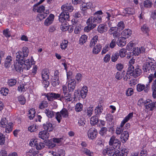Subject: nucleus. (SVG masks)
Returning <instances> with one entry per match:
<instances>
[{
	"label": "nucleus",
	"instance_id": "1",
	"mask_svg": "<svg viewBox=\"0 0 156 156\" xmlns=\"http://www.w3.org/2000/svg\"><path fill=\"white\" fill-rule=\"evenodd\" d=\"M103 14V12L101 10L96 12L94 15V16H92L87 20V23L89 24H95L97 23H99L102 21V17L101 15Z\"/></svg>",
	"mask_w": 156,
	"mask_h": 156
},
{
	"label": "nucleus",
	"instance_id": "2",
	"mask_svg": "<svg viewBox=\"0 0 156 156\" xmlns=\"http://www.w3.org/2000/svg\"><path fill=\"white\" fill-rule=\"evenodd\" d=\"M20 53H16V60L14 62V66L16 71L18 72H21L23 70L24 68L23 66V60L20 59L21 55Z\"/></svg>",
	"mask_w": 156,
	"mask_h": 156
},
{
	"label": "nucleus",
	"instance_id": "3",
	"mask_svg": "<svg viewBox=\"0 0 156 156\" xmlns=\"http://www.w3.org/2000/svg\"><path fill=\"white\" fill-rule=\"evenodd\" d=\"M133 116V114L131 113H129L127 116H126L122 121L120 124V126L117 127L115 130V133L117 135H119L122 133V132H123L124 130L123 129V127L125 124L130 119L132 118Z\"/></svg>",
	"mask_w": 156,
	"mask_h": 156
},
{
	"label": "nucleus",
	"instance_id": "4",
	"mask_svg": "<svg viewBox=\"0 0 156 156\" xmlns=\"http://www.w3.org/2000/svg\"><path fill=\"white\" fill-rule=\"evenodd\" d=\"M12 123L9 122L8 123L5 118H2L0 122V126L1 127L5 128V132L9 133L12 130Z\"/></svg>",
	"mask_w": 156,
	"mask_h": 156
},
{
	"label": "nucleus",
	"instance_id": "5",
	"mask_svg": "<svg viewBox=\"0 0 156 156\" xmlns=\"http://www.w3.org/2000/svg\"><path fill=\"white\" fill-rule=\"evenodd\" d=\"M44 96L47 98L48 101H52L54 100L58 99L61 101L62 94L54 93H49L44 94Z\"/></svg>",
	"mask_w": 156,
	"mask_h": 156
},
{
	"label": "nucleus",
	"instance_id": "6",
	"mask_svg": "<svg viewBox=\"0 0 156 156\" xmlns=\"http://www.w3.org/2000/svg\"><path fill=\"white\" fill-rule=\"evenodd\" d=\"M109 144L110 146H112L114 147H115L116 149H118L120 147L121 142L115 136L113 135L110 138L109 142Z\"/></svg>",
	"mask_w": 156,
	"mask_h": 156
},
{
	"label": "nucleus",
	"instance_id": "7",
	"mask_svg": "<svg viewBox=\"0 0 156 156\" xmlns=\"http://www.w3.org/2000/svg\"><path fill=\"white\" fill-rule=\"evenodd\" d=\"M144 105L145 108L149 110L153 111L156 108V101L153 102L152 101L148 99L145 101Z\"/></svg>",
	"mask_w": 156,
	"mask_h": 156
},
{
	"label": "nucleus",
	"instance_id": "8",
	"mask_svg": "<svg viewBox=\"0 0 156 156\" xmlns=\"http://www.w3.org/2000/svg\"><path fill=\"white\" fill-rule=\"evenodd\" d=\"M117 151L119 150L115 149V147H111L104 149L102 151V153L104 155L107 154L110 156H114Z\"/></svg>",
	"mask_w": 156,
	"mask_h": 156
},
{
	"label": "nucleus",
	"instance_id": "9",
	"mask_svg": "<svg viewBox=\"0 0 156 156\" xmlns=\"http://www.w3.org/2000/svg\"><path fill=\"white\" fill-rule=\"evenodd\" d=\"M98 133L97 130L94 128H91L89 129L87 132L88 138L90 140H94L97 136Z\"/></svg>",
	"mask_w": 156,
	"mask_h": 156
},
{
	"label": "nucleus",
	"instance_id": "10",
	"mask_svg": "<svg viewBox=\"0 0 156 156\" xmlns=\"http://www.w3.org/2000/svg\"><path fill=\"white\" fill-rule=\"evenodd\" d=\"M142 71L139 68H137L135 70L132 69V71L127 70L126 72V74H129L131 76H132L135 78H136L140 76L141 74Z\"/></svg>",
	"mask_w": 156,
	"mask_h": 156
},
{
	"label": "nucleus",
	"instance_id": "11",
	"mask_svg": "<svg viewBox=\"0 0 156 156\" xmlns=\"http://www.w3.org/2000/svg\"><path fill=\"white\" fill-rule=\"evenodd\" d=\"M61 9L63 12H72L73 11V7L72 6L70 3H67L62 6Z\"/></svg>",
	"mask_w": 156,
	"mask_h": 156
},
{
	"label": "nucleus",
	"instance_id": "12",
	"mask_svg": "<svg viewBox=\"0 0 156 156\" xmlns=\"http://www.w3.org/2000/svg\"><path fill=\"white\" fill-rule=\"evenodd\" d=\"M69 12H65L62 11L59 16V20L61 22H64L65 21L69 20Z\"/></svg>",
	"mask_w": 156,
	"mask_h": 156
},
{
	"label": "nucleus",
	"instance_id": "13",
	"mask_svg": "<svg viewBox=\"0 0 156 156\" xmlns=\"http://www.w3.org/2000/svg\"><path fill=\"white\" fill-rule=\"evenodd\" d=\"M61 101H65L66 102H70L72 100L73 98L72 97L71 94L68 93L64 94H62Z\"/></svg>",
	"mask_w": 156,
	"mask_h": 156
},
{
	"label": "nucleus",
	"instance_id": "14",
	"mask_svg": "<svg viewBox=\"0 0 156 156\" xmlns=\"http://www.w3.org/2000/svg\"><path fill=\"white\" fill-rule=\"evenodd\" d=\"M22 52L20 51H19L17 53L20 52V55L21 56L20 57V59H21V60H23L24 57H26L28 56L29 54V50L27 47H24L22 48Z\"/></svg>",
	"mask_w": 156,
	"mask_h": 156
},
{
	"label": "nucleus",
	"instance_id": "15",
	"mask_svg": "<svg viewBox=\"0 0 156 156\" xmlns=\"http://www.w3.org/2000/svg\"><path fill=\"white\" fill-rule=\"evenodd\" d=\"M118 28L116 27H111L108 30L109 34L110 35H113L114 38H117L119 36L118 33Z\"/></svg>",
	"mask_w": 156,
	"mask_h": 156
},
{
	"label": "nucleus",
	"instance_id": "16",
	"mask_svg": "<svg viewBox=\"0 0 156 156\" xmlns=\"http://www.w3.org/2000/svg\"><path fill=\"white\" fill-rule=\"evenodd\" d=\"M55 16L53 14H51L44 21V24L46 26H48L51 24L54 20Z\"/></svg>",
	"mask_w": 156,
	"mask_h": 156
},
{
	"label": "nucleus",
	"instance_id": "17",
	"mask_svg": "<svg viewBox=\"0 0 156 156\" xmlns=\"http://www.w3.org/2000/svg\"><path fill=\"white\" fill-rule=\"evenodd\" d=\"M39 4H36L34 5L33 9V11L36 12H42L45 10V7L44 5H39Z\"/></svg>",
	"mask_w": 156,
	"mask_h": 156
},
{
	"label": "nucleus",
	"instance_id": "18",
	"mask_svg": "<svg viewBox=\"0 0 156 156\" xmlns=\"http://www.w3.org/2000/svg\"><path fill=\"white\" fill-rule=\"evenodd\" d=\"M129 137V134L128 131H124L121 133L120 136V139L121 142L124 143L128 140Z\"/></svg>",
	"mask_w": 156,
	"mask_h": 156
},
{
	"label": "nucleus",
	"instance_id": "19",
	"mask_svg": "<svg viewBox=\"0 0 156 156\" xmlns=\"http://www.w3.org/2000/svg\"><path fill=\"white\" fill-rule=\"evenodd\" d=\"M145 51L144 47L134 48L133 49L132 53L133 55H138L140 53H143Z\"/></svg>",
	"mask_w": 156,
	"mask_h": 156
},
{
	"label": "nucleus",
	"instance_id": "20",
	"mask_svg": "<svg viewBox=\"0 0 156 156\" xmlns=\"http://www.w3.org/2000/svg\"><path fill=\"white\" fill-rule=\"evenodd\" d=\"M49 136L48 132L45 130H43L39 132L38 134L39 137L44 140L48 139Z\"/></svg>",
	"mask_w": 156,
	"mask_h": 156
},
{
	"label": "nucleus",
	"instance_id": "21",
	"mask_svg": "<svg viewBox=\"0 0 156 156\" xmlns=\"http://www.w3.org/2000/svg\"><path fill=\"white\" fill-rule=\"evenodd\" d=\"M126 43V38L124 37H121L119 38L116 42L117 45L120 47H122L125 46Z\"/></svg>",
	"mask_w": 156,
	"mask_h": 156
},
{
	"label": "nucleus",
	"instance_id": "22",
	"mask_svg": "<svg viewBox=\"0 0 156 156\" xmlns=\"http://www.w3.org/2000/svg\"><path fill=\"white\" fill-rule=\"evenodd\" d=\"M76 81L74 79H71L69 81L68 87L70 91H73L75 88Z\"/></svg>",
	"mask_w": 156,
	"mask_h": 156
},
{
	"label": "nucleus",
	"instance_id": "23",
	"mask_svg": "<svg viewBox=\"0 0 156 156\" xmlns=\"http://www.w3.org/2000/svg\"><path fill=\"white\" fill-rule=\"evenodd\" d=\"M88 90L87 87L86 86H83L81 90L80 91V96L83 98H84L86 97Z\"/></svg>",
	"mask_w": 156,
	"mask_h": 156
},
{
	"label": "nucleus",
	"instance_id": "24",
	"mask_svg": "<svg viewBox=\"0 0 156 156\" xmlns=\"http://www.w3.org/2000/svg\"><path fill=\"white\" fill-rule=\"evenodd\" d=\"M108 29V27H107V26L103 24H100L98 29V32L101 33L106 32Z\"/></svg>",
	"mask_w": 156,
	"mask_h": 156
},
{
	"label": "nucleus",
	"instance_id": "25",
	"mask_svg": "<svg viewBox=\"0 0 156 156\" xmlns=\"http://www.w3.org/2000/svg\"><path fill=\"white\" fill-rule=\"evenodd\" d=\"M43 128L44 130L47 131H51L53 129L52 124L49 122H47L43 125Z\"/></svg>",
	"mask_w": 156,
	"mask_h": 156
},
{
	"label": "nucleus",
	"instance_id": "26",
	"mask_svg": "<svg viewBox=\"0 0 156 156\" xmlns=\"http://www.w3.org/2000/svg\"><path fill=\"white\" fill-rule=\"evenodd\" d=\"M135 9L132 8H127L123 10V12L125 13L126 16L129 15H133L135 13Z\"/></svg>",
	"mask_w": 156,
	"mask_h": 156
},
{
	"label": "nucleus",
	"instance_id": "27",
	"mask_svg": "<svg viewBox=\"0 0 156 156\" xmlns=\"http://www.w3.org/2000/svg\"><path fill=\"white\" fill-rule=\"evenodd\" d=\"M44 112L46 115L47 117L49 118H52L54 117V113H55L52 110L48 108L45 109Z\"/></svg>",
	"mask_w": 156,
	"mask_h": 156
},
{
	"label": "nucleus",
	"instance_id": "28",
	"mask_svg": "<svg viewBox=\"0 0 156 156\" xmlns=\"http://www.w3.org/2000/svg\"><path fill=\"white\" fill-rule=\"evenodd\" d=\"M12 61V57L10 56H8L6 58L5 62V66L7 68L9 67L11 64Z\"/></svg>",
	"mask_w": 156,
	"mask_h": 156
},
{
	"label": "nucleus",
	"instance_id": "29",
	"mask_svg": "<svg viewBox=\"0 0 156 156\" xmlns=\"http://www.w3.org/2000/svg\"><path fill=\"white\" fill-rule=\"evenodd\" d=\"M122 34L125 38H128L132 34V31L129 29H126L123 30Z\"/></svg>",
	"mask_w": 156,
	"mask_h": 156
},
{
	"label": "nucleus",
	"instance_id": "30",
	"mask_svg": "<svg viewBox=\"0 0 156 156\" xmlns=\"http://www.w3.org/2000/svg\"><path fill=\"white\" fill-rule=\"evenodd\" d=\"M42 77L43 79L48 80L49 78V72L48 69L43 70L42 72Z\"/></svg>",
	"mask_w": 156,
	"mask_h": 156
},
{
	"label": "nucleus",
	"instance_id": "31",
	"mask_svg": "<svg viewBox=\"0 0 156 156\" xmlns=\"http://www.w3.org/2000/svg\"><path fill=\"white\" fill-rule=\"evenodd\" d=\"M23 65H24V69H26L27 70L29 69L31 67L32 64V63H30V60L29 59H27L24 61L23 60Z\"/></svg>",
	"mask_w": 156,
	"mask_h": 156
},
{
	"label": "nucleus",
	"instance_id": "32",
	"mask_svg": "<svg viewBox=\"0 0 156 156\" xmlns=\"http://www.w3.org/2000/svg\"><path fill=\"white\" fill-rule=\"evenodd\" d=\"M102 48V46L100 44H97L93 48L92 52L93 54H98L100 52Z\"/></svg>",
	"mask_w": 156,
	"mask_h": 156
},
{
	"label": "nucleus",
	"instance_id": "33",
	"mask_svg": "<svg viewBox=\"0 0 156 156\" xmlns=\"http://www.w3.org/2000/svg\"><path fill=\"white\" fill-rule=\"evenodd\" d=\"M60 29L63 31H65L69 29V25L66 21L62 22Z\"/></svg>",
	"mask_w": 156,
	"mask_h": 156
},
{
	"label": "nucleus",
	"instance_id": "34",
	"mask_svg": "<svg viewBox=\"0 0 156 156\" xmlns=\"http://www.w3.org/2000/svg\"><path fill=\"white\" fill-rule=\"evenodd\" d=\"M103 110V107L101 105H98L94 109L95 113L96 115H100Z\"/></svg>",
	"mask_w": 156,
	"mask_h": 156
},
{
	"label": "nucleus",
	"instance_id": "35",
	"mask_svg": "<svg viewBox=\"0 0 156 156\" xmlns=\"http://www.w3.org/2000/svg\"><path fill=\"white\" fill-rule=\"evenodd\" d=\"M141 31L143 33L146 34L147 35H149V29L148 26L145 24L143 26L141 27Z\"/></svg>",
	"mask_w": 156,
	"mask_h": 156
},
{
	"label": "nucleus",
	"instance_id": "36",
	"mask_svg": "<svg viewBox=\"0 0 156 156\" xmlns=\"http://www.w3.org/2000/svg\"><path fill=\"white\" fill-rule=\"evenodd\" d=\"M135 62V60L133 58H132L129 61L128 67L127 70L132 71V69H133L134 67L133 65L134 64Z\"/></svg>",
	"mask_w": 156,
	"mask_h": 156
},
{
	"label": "nucleus",
	"instance_id": "37",
	"mask_svg": "<svg viewBox=\"0 0 156 156\" xmlns=\"http://www.w3.org/2000/svg\"><path fill=\"white\" fill-rule=\"evenodd\" d=\"M129 153V150L128 149L123 148L121 150V152L120 153L119 151V153L118 154L117 156H127V154Z\"/></svg>",
	"mask_w": 156,
	"mask_h": 156
},
{
	"label": "nucleus",
	"instance_id": "38",
	"mask_svg": "<svg viewBox=\"0 0 156 156\" xmlns=\"http://www.w3.org/2000/svg\"><path fill=\"white\" fill-rule=\"evenodd\" d=\"M81 151L83 153L85 154L88 156H93L94 155V153L93 152L91 151L86 148H83Z\"/></svg>",
	"mask_w": 156,
	"mask_h": 156
},
{
	"label": "nucleus",
	"instance_id": "39",
	"mask_svg": "<svg viewBox=\"0 0 156 156\" xmlns=\"http://www.w3.org/2000/svg\"><path fill=\"white\" fill-rule=\"evenodd\" d=\"M152 62H146L143 66V69L144 71L147 72V70H149L150 68H151V66L152 65Z\"/></svg>",
	"mask_w": 156,
	"mask_h": 156
},
{
	"label": "nucleus",
	"instance_id": "40",
	"mask_svg": "<svg viewBox=\"0 0 156 156\" xmlns=\"http://www.w3.org/2000/svg\"><path fill=\"white\" fill-rule=\"evenodd\" d=\"M99 121L98 118L97 116H93L91 118L90 120V123L92 125H96Z\"/></svg>",
	"mask_w": 156,
	"mask_h": 156
},
{
	"label": "nucleus",
	"instance_id": "41",
	"mask_svg": "<svg viewBox=\"0 0 156 156\" xmlns=\"http://www.w3.org/2000/svg\"><path fill=\"white\" fill-rule=\"evenodd\" d=\"M98 38V37L96 35L93 37V38L91 40L90 43V47H92L95 45L97 42Z\"/></svg>",
	"mask_w": 156,
	"mask_h": 156
},
{
	"label": "nucleus",
	"instance_id": "42",
	"mask_svg": "<svg viewBox=\"0 0 156 156\" xmlns=\"http://www.w3.org/2000/svg\"><path fill=\"white\" fill-rule=\"evenodd\" d=\"M87 26L86 27L84 28V31L86 32H88L90 30L93 28L96 27L95 24H89L87 23Z\"/></svg>",
	"mask_w": 156,
	"mask_h": 156
},
{
	"label": "nucleus",
	"instance_id": "43",
	"mask_svg": "<svg viewBox=\"0 0 156 156\" xmlns=\"http://www.w3.org/2000/svg\"><path fill=\"white\" fill-rule=\"evenodd\" d=\"M60 112L63 118H67L68 117L69 112L67 109L63 108L60 111Z\"/></svg>",
	"mask_w": 156,
	"mask_h": 156
},
{
	"label": "nucleus",
	"instance_id": "44",
	"mask_svg": "<svg viewBox=\"0 0 156 156\" xmlns=\"http://www.w3.org/2000/svg\"><path fill=\"white\" fill-rule=\"evenodd\" d=\"M29 114V117L30 119L31 120L33 119L35 116V111L34 108H31L28 112Z\"/></svg>",
	"mask_w": 156,
	"mask_h": 156
},
{
	"label": "nucleus",
	"instance_id": "45",
	"mask_svg": "<svg viewBox=\"0 0 156 156\" xmlns=\"http://www.w3.org/2000/svg\"><path fill=\"white\" fill-rule=\"evenodd\" d=\"M83 106L80 103H78L75 106V109L76 112H80L83 109Z\"/></svg>",
	"mask_w": 156,
	"mask_h": 156
},
{
	"label": "nucleus",
	"instance_id": "46",
	"mask_svg": "<svg viewBox=\"0 0 156 156\" xmlns=\"http://www.w3.org/2000/svg\"><path fill=\"white\" fill-rule=\"evenodd\" d=\"M48 106V103L47 101H43L41 102L39 104V108L40 109H42L47 108Z\"/></svg>",
	"mask_w": 156,
	"mask_h": 156
},
{
	"label": "nucleus",
	"instance_id": "47",
	"mask_svg": "<svg viewBox=\"0 0 156 156\" xmlns=\"http://www.w3.org/2000/svg\"><path fill=\"white\" fill-rule=\"evenodd\" d=\"M68 42L66 40H64L60 44V48L62 50H65L67 47Z\"/></svg>",
	"mask_w": 156,
	"mask_h": 156
},
{
	"label": "nucleus",
	"instance_id": "48",
	"mask_svg": "<svg viewBox=\"0 0 156 156\" xmlns=\"http://www.w3.org/2000/svg\"><path fill=\"white\" fill-rule=\"evenodd\" d=\"M87 37L85 35H82L80 37L79 42L80 44H83L87 40Z\"/></svg>",
	"mask_w": 156,
	"mask_h": 156
},
{
	"label": "nucleus",
	"instance_id": "49",
	"mask_svg": "<svg viewBox=\"0 0 156 156\" xmlns=\"http://www.w3.org/2000/svg\"><path fill=\"white\" fill-rule=\"evenodd\" d=\"M18 100L19 102L21 105H24L26 101V100L24 96L20 95L18 97Z\"/></svg>",
	"mask_w": 156,
	"mask_h": 156
},
{
	"label": "nucleus",
	"instance_id": "50",
	"mask_svg": "<svg viewBox=\"0 0 156 156\" xmlns=\"http://www.w3.org/2000/svg\"><path fill=\"white\" fill-rule=\"evenodd\" d=\"M136 87L137 90L139 92H141L145 90V85L140 83L138 84L137 85Z\"/></svg>",
	"mask_w": 156,
	"mask_h": 156
},
{
	"label": "nucleus",
	"instance_id": "51",
	"mask_svg": "<svg viewBox=\"0 0 156 156\" xmlns=\"http://www.w3.org/2000/svg\"><path fill=\"white\" fill-rule=\"evenodd\" d=\"M17 82L16 80L15 79H10L8 81V85L10 86H12L15 85Z\"/></svg>",
	"mask_w": 156,
	"mask_h": 156
},
{
	"label": "nucleus",
	"instance_id": "52",
	"mask_svg": "<svg viewBox=\"0 0 156 156\" xmlns=\"http://www.w3.org/2000/svg\"><path fill=\"white\" fill-rule=\"evenodd\" d=\"M59 83V79L53 78L52 79L51 84L54 87H55L58 85Z\"/></svg>",
	"mask_w": 156,
	"mask_h": 156
},
{
	"label": "nucleus",
	"instance_id": "53",
	"mask_svg": "<svg viewBox=\"0 0 156 156\" xmlns=\"http://www.w3.org/2000/svg\"><path fill=\"white\" fill-rule=\"evenodd\" d=\"M5 142V136L3 134L0 133V145H3Z\"/></svg>",
	"mask_w": 156,
	"mask_h": 156
},
{
	"label": "nucleus",
	"instance_id": "54",
	"mask_svg": "<svg viewBox=\"0 0 156 156\" xmlns=\"http://www.w3.org/2000/svg\"><path fill=\"white\" fill-rule=\"evenodd\" d=\"M37 143V139H32L30 140L29 144L31 147H35Z\"/></svg>",
	"mask_w": 156,
	"mask_h": 156
},
{
	"label": "nucleus",
	"instance_id": "55",
	"mask_svg": "<svg viewBox=\"0 0 156 156\" xmlns=\"http://www.w3.org/2000/svg\"><path fill=\"white\" fill-rule=\"evenodd\" d=\"M118 30H122L125 27V25L122 21H120L117 24Z\"/></svg>",
	"mask_w": 156,
	"mask_h": 156
},
{
	"label": "nucleus",
	"instance_id": "56",
	"mask_svg": "<svg viewBox=\"0 0 156 156\" xmlns=\"http://www.w3.org/2000/svg\"><path fill=\"white\" fill-rule=\"evenodd\" d=\"M144 7L147 8H150L151 6L152 3L150 0H146L144 1Z\"/></svg>",
	"mask_w": 156,
	"mask_h": 156
},
{
	"label": "nucleus",
	"instance_id": "57",
	"mask_svg": "<svg viewBox=\"0 0 156 156\" xmlns=\"http://www.w3.org/2000/svg\"><path fill=\"white\" fill-rule=\"evenodd\" d=\"M63 140L62 138H54L53 139V141L54 143L59 144H62Z\"/></svg>",
	"mask_w": 156,
	"mask_h": 156
},
{
	"label": "nucleus",
	"instance_id": "58",
	"mask_svg": "<svg viewBox=\"0 0 156 156\" xmlns=\"http://www.w3.org/2000/svg\"><path fill=\"white\" fill-rule=\"evenodd\" d=\"M89 3H83L80 6V8L81 10L84 11L87 9L89 6Z\"/></svg>",
	"mask_w": 156,
	"mask_h": 156
},
{
	"label": "nucleus",
	"instance_id": "59",
	"mask_svg": "<svg viewBox=\"0 0 156 156\" xmlns=\"http://www.w3.org/2000/svg\"><path fill=\"white\" fill-rule=\"evenodd\" d=\"M9 90L7 88H2L0 90V93L3 95L6 96L8 94Z\"/></svg>",
	"mask_w": 156,
	"mask_h": 156
},
{
	"label": "nucleus",
	"instance_id": "60",
	"mask_svg": "<svg viewBox=\"0 0 156 156\" xmlns=\"http://www.w3.org/2000/svg\"><path fill=\"white\" fill-rule=\"evenodd\" d=\"M126 50L124 48L121 49L119 51V55L121 57H124L126 55Z\"/></svg>",
	"mask_w": 156,
	"mask_h": 156
},
{
	"label": "nucleus",
	"instance_id": "61",
	"mask_svg": "<svg viewBox=\"0 0 156 156\" xmlns=\"http://www.w3.org/2000/svg\"><path fill=\"white\" fill-rule=\"evenodd\" d=\"M106 119L108 122H112L113 119V116L111 114H108L106 115Z\"/></svg>",
	"mask_w": 156,
	"mask_h": 156
},
{
	"label": "nucleus",
	"instance_id": "62",
	"mask_svg": "<svg viewBox=\"0 0 156 156\" xmlns=\"http://www.w3.org/2000/svg\"><path fill=\"white\" fill-rule=\"evenodd\" d=\"M119 57V55L118 53H115L113 54L111 58L112 62H115L117 61Z\"/></svg>",
	"mask_w": 156,
	"mask_h": 156
},
{
	"label": "nucleus",
	"instance_id": "63",
	"mask_svg": "<svg viewBox=\"0 0 156 156\" xmlns=\"http://www.w3.org/2000/svg\"><path fill=\"white\" fill-rule=\"evenodd\" d=\"M93 110V107L91 106L88 108L87 113V115L88 116H90L92 115Z\"/></svg>",
	"mask_w": 156,
	"mask_h": 156
},
{
	"label": "nucleus",
	"instance_id": "64",
	"mask_svg": "<svg viewBox=\"0 0 156 156\" xmlns=\"http://www.w3.org/2000/svg\"><path fill=\"white\" fill-rule=\"evenodd\" d=\"M62 116L60 112H58L56 113L55 118L58 123L60 122L61 120L62 119Z\"/></svg>",
	"mask_w": 156,
	"mask_h": 156
}]
</instances>
